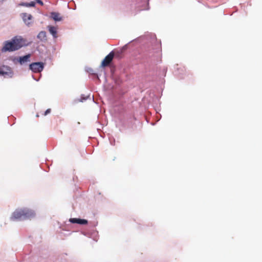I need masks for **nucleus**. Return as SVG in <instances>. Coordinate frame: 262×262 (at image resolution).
Listing matches in <instances>:
<instances>
[{"mask_svg": "<svg viewBox=\"0 0 262 262\" xmlns=\"http://www.w3.org/2000/svg\"><path fill=\"white\" fill-rule=\"evenodd\" d=\"M26 40L21 37H15L11 41H6L2 49L3 52H13L21 48L26 45Z\"/></svg>", "mask_w": 262, "mask_h": 262, "instance_id": "f257e3e1", "label": "nucleus"}, {"mask_svg": "<svg viewBox=\"0 0 262 262\" xmlns=\"http://www.w3.org/2000/svg\"><path fill=\"white\" fill-rule=\"evenodd\" d=\"M34 212L29 209H18L14 211L11 219L13 220H21L31 219L35 216Z\"/></svg>", "mask_w": 262, "mask_h": 262, "instance_id": "f03ea898", "label": "nucleus"}, {"mask_svg": "<svg viewBox=\"0 0 262 262\" xmlns=\"http://www.w3.org/2000/svg\"><path fill=\"white\" fill-rule=\"evenodd\" d=\"M43 63L40 62H33L30 64V69L34 73H39L41 72L43 70Z\"/></svg>", "mask_w": 262, "mask_h": 262, "instance_id": "7ed1b4c3", "label": "nucleus"}, {"mask_svg": "<svg viewBox=\"0 0 262 262\" xmlns=\"http://www.w3.org/2000/svg\"><path fill=\"white\" fill-rule=\"evenodd\" d=\"M114 57V53L112 51L110 52L102 60L101 66L103 67L108 66L113 60Z\"/></svg>", "mask_w": 262, "mask_h": 262, "instance_id": "20e7f679", "label": "nucleus"}, {"mask_svg": "<svg viewBox=\"0 0 262 262\" xmlns=\"http://www.w3.org/2000/svg\"><path fill=\"white\" fill-rule=\"evenodd\" d=\"M12 71L10 67L4 66L0 68V75L12 77Z\"/></svg>", "mask_w": 262, "mask_h": 262, "instance_id": "39448f33", "label": "nucleus"}, {"mask_svg": "<svg viewBox=\"0 0 262 262\" xmlns=\"http://www.w3.org/2000/svg\"><path fill=\"white\" fill-rule=\"evenodd\" d=\"M21 17L24 23L28 26L31 25L32 23L33 17L31 14L27 13L21 14Z\"/></svg>", "mask_w": 262, "mask_h": 262, "instance_id": "423d86ee", "label": "nucleus"}, {"mask_svg": "<svg viewBox=\"0 0 262 262\" xmlns=\"http://www.w3.org/2000/svg\"><path fill=\"white\" fill-rule=\"evenodd\" d=\"M70 222L73 224H79L81 225H85L88 224L87 220L77 218H71L70 219Z\"/></svg>", "mask_w": 262, "mask_h": 262, "instance_id": "0eeeda50", "label": "nucleus"}, {"mask_svg": "<svg viewBox=\"0 0 262 262\" xmlns=\"http://www.w3.org/2000/svg\"><path fill=\"white\" fill-rule=\"evenodd\" d=\"M48 28L49 32L53 35L54 38H57V28L52 26H48Z\"/></svg>", "mask_w": 262, "mask_h": 262, "instance_id": "6e6552de", "label": "nucleus"}, {"mask_svg": "<svg viewBox=\"0 0 262 262\" xmlns=\"http://www.w3.org/2000/svg\"><path fill=\"white\" fill-rule=\"evenodd\" d=\"M51 17L55 21H61L62 20V17L61 16L60 13L58 12L51 13Z\"/></svg>", "mask_w": 262, "mask_h": 262, "instance_id": "1a4fd4ad", "label": "nucleus"}, {"mask_svg": "<svg viewBox=\"0 0 262 262\" xmlns=\"http://www.w3.org/2000/svg\"><path fill=\"white\" fill-rule=\"evenodd\" d=\"M30 57V54L26 55L23 57H20L18 61L20 64H23V63L28 62L29 60Z\"/></svg>", "mask_w": 262, "mask_h": 262, "instance_id": "9d476101", "label": "nucleus"}, {"mask_svg": "<svg viewBox=\"0 0 262 262\" xmlns=\"http://www.w3.org/2000/svg\"><path fill=\"white\" fill-rule=\"evenodd\" d=\"M37 38L41 41H46L47 40L46 32L40 31L37 35Z\"/></svg>", "mask_w": 262, "mask_h": 262, "instance_id": "9b49d317", "label": "nucleus"}, {"mask_svg": "<svg viewBox=\"0 0 262 262\" xmlns=\"http://www.w3.org/2000/svg\"><path fill=\"white\" fill-rule=\"evenodd\" d=\"M21 5L26 7H34L35 6V3L34 2H31L29 3H23Z\"/></svg>", "mask_w": 262, "mask_h": 262, "instance_id": "f8f14e48", "label": "nucleus"}, {"mask_svg": "<svg viewBox=\"0 0 262 262\" xmlns=\"http://www.w3.org/2000/svg\"><path fill=\"white\" fill-rule=\"evenodd\" d=\"M51 112V109L50 108H48L47 109L44 113L43 114V115L44 116H46L48 114L50 113Z\"/></svg>", "mask_w": 262, "mask_h": 262, "instance_id": "ddd939ff", "label": "nucleus"}, {"mask_svg": "<svg viewBox=\"0 0 262 262\" xmlns=\"http://www.w3.org/2000/svg\"><path fill=\"white\" fill-rule=\"evenodd\" d=\"M37 3L42 6L43 5V2L41 0H35Z\"/></svg>", "mask_w": 262, "mask_h": 262, "instance_id": "4468645a", "label": "nucleus"}, {"mask_svg": "<svg viewBox=\"0 0 262 262\" xmlns=\"http://www.w3.org/2000/svg\"><path fill=\"white\" fill-rule=\"evenodd\" d=\"M86 98H81L80 101L83 102L84 100H86Z\"/></svg>", "mask_w": 262, "mask_h": 262, "instance_id": "2eb2a0df", "label": "nucleus"}]
</instances>
